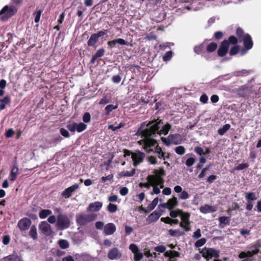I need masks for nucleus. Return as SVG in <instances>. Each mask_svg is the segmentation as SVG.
I'll use <instances>...</instances> for the list:
<instances>
[{"mask_svg": "<svg viewBox=\"0 0 261 261\" xmlns=\"http://www.w3.org/2000/svg\"><path fill=\"white\" fill-rule=\"evenodd\" d=\"M163 124V120L159 118L153 119L147 124L146 122H143L140 124L136 135L141 137H151L156 134L159 135V131Z\"/></svg>", "mask_w": 261, "mask_h": 261, "instance_id": "f257e3e1", "label": "nucleus"}, {"mask_svg": "<svg viewBox=\"0 0 261 261\" xmlns=\"http://www.w3.org/2000/svg\"><path fill=\"white\" fill-rule=\"evenodd\" d=\"M238 43L237 38L234 36H230L227 40H224L221 43L220 46L217 50L219 57H223L228 53L230 44H237Z\"/></svg>", "mask_w": 261, "mask_h": 261, "instance_id": "f03ea898", "label": "nucleus"}, {"mask_svg": "<svg viewBox=\"0 0 261 261\" xmlns=\"http://www.w3.org/2000/svg\"><path fill=\"white\" fill-rule=\"evenodd\" d=\"M97 218V215L94 213L86 214L84 213H81L76 216V222L77 225L83 226L87 223L92 222Z\"/></svg>", "mask_w": 261, "mask_h": 261, "instance_id": "7ed1b4c3", "label": "nucleus"}, {"mask_svg": "<svg viewBox=\"0 0 261 261\" xmlns=\"http://www.w3.org/2000/svg\"><path fill=\"white\" fill-rule=\"evenodd\" d=\"M70 226V221L65 214H60L57 218V226L60 230H64Z\"/></svg>", "mask_w": 261, "mask_h": 261, "instance_id": "20e7f679", "label": "nucleus"}, {"mask_svg": "<svg viewBox=\"0 0 261 261\" xmlns=\"http://www.w3.org/2000/svg\"><path fill=\"white\" fill-rule=\"evenodd\" d=\"M17 12V9L15 6L6 5L0 11V15H3V20H7L14 16Z\"/></svg>", "mask_w": 261, "mask_h": 261, "instance_id": "39448f33", "label": "nucleus"}, {"mask_svg": "<svg viewBox=\"0 0 261 261\" xmlns=\"http://www.w3.org/2000/svg\"><path fill=\"white\" fill-rule=\"evenodd\" d=\"M202 256L204 257L206 261H208L212 257L218 258L220 256V252L213 248L204 247L200 252Z\"/></svg>", "mask_w": 261, "mask_h": 261, "instance_id": "423d86ee", "label": "nucleus"}, {"mask_svg": "<svg viewBox=\"0 0 261 261\" xmlns=\"http://www.w3.org/2000/svg\"><path fill=\"white\" fill-rule=\"evenodd\" d=\"M107 32L108 30H103L98 31L96 33L92 34L87 41L88 46L95 48L96 47V44L98 41L99 38L105 35Z\"/></svg>", "mask_w": 261, "mask_h": 261, "instance_id": "0eeeda50", "label": "nucleus"}, {"mask_svg": "<svg viewBox=\"0 0 261 261\" xmlns=\"http://www.w3.org/2000/svg\"><path fill=\"white\" fill-rule=\"evenodd\" d=\"M190 214L188 212H184L180 215L181 222L179 223V226L185 229V231H189L190 230L191 228L189 226L190 225Z\"/></svg>", "mask_w": 261, "mask_h": 261, "instance_id": "6e6552de", "label": "nucleus"}, {"mask_svg": "<svg viewBox=\"0 0 261 261\" xmlns=\"http://www.w3.org/2000/svg\"><path fill=\"white\" fill-rule=\"evenodd\" d=\"M237 94L243 97H246L249 96L252 92V88L247 85H244L240 86L236 90Z\"/></svg>", "mask_w": 261, "mask_h": 261, "instance_id": "1a4fd4ad", "label": "nucleus"}, {"mask_svg": "<svg viewBox=\"0 0 261 261\" xmlns=\"http://www.w3.org/2000/svg\"><path fill=\"white\" fill-rule=\"evenodd\" d=\"M145 156V154L140 150H137L132 154V160L133 161V165L135 167L142 163Z\"/></svg>", "mask_w": 261, "mask_h": 261, "instance_id": "9d476101", "label": "nucleus"}, {"mask_svg": "<svg viewBox=\"0 0 261 261\" xmlns=\"http://www.w3.org/2000/svg\"><path fill=\"white\" fill-rule=\"evenodd\" d=\"M147 180L151 184L152 186L160 185V188H163L164 179L162 177H155L154 175H149L147 177Z\"/></svg>", "mask_w": 261, "mask_h": 261, "instance_id": "9b49d317", "label": "nucleus"}, {"mask_svg": "<svg viewBox=\"0 0 261 261\" xmlns=\"http://www.w3.org/2000/svg\"><path fill=\"white\" fill-rule=\"evenodd\" d=\"M122 256V253L117 247L111 248L108 253V257L111 260L119 259Z\"/></svg>", "mask_w": 261, "mask_h": 261, "instance_id": "f8f14e48", "label": "nucleus"}, {"mask_svg": "<svg viewBox=\"0 0 261 261\" xmlns=\"http://www.w3.org/2000/svg\"><path fill=\"white\" fill-rule=\"evenodd\" d=\"M31 224L32 221L29 218H23L18 221L17 226L21 231H25L29 228Z\"/></svg>", "mask_w": 261, "mask_h": 261, "instance_id": "ddd939ff", "label": "nucleus"}, {"mask_svg": "<svg viewBox=\"0 0 261 261\" xmlns=\"http://www.w3.org/2000/svg\"><path fill=\"white\" fill-rule=\"evenodd\" d=\"M79 185L76 184L65 189L61 193V196L65 198H68L71 197L74 192L78 188Z\"/></svg>", "mask_w": 261, "mask_h": 261, "instance_id": "4468645a", "label": "nucleus"}, {"mask_svg": "<svg viewBox=\"0 0 261 261\" xmlns=\"http://www.w3.org/2000/svg\"><path fill=\"white\" fill-rule=\"evenodd\" d=\"M178 204L177 198L173 197L169 199L166 203L161 204V206L165 208H168L169 210L173 209Z\"/></svg>", "mask_w": 261, "mask_h": 261, "instance_id": "2eb2a0df", "label": "nucleus"}, {"mask_svg": "<svg viewBox=\"0 0 261 261\" xmlns=\"http://www.w3.org/2000/svg\"><path fill=\"white\" fill-rule=\"evenodd\" d=\"M244 47L246 50L252 48L253 43L251 36L249 34H246L243 39Z\"/></svg>", "mask_w": 261, "mask_h": 261, "instance_id": "dca6fc26", "label": "nucleus"}, {"mask_svg": "<svg viewBox=\"0 0 261 261\" xmlns=\"http://www.w3.org/2000/svg\"><path fill=\"white\" fill-rule=\"evenodd\" d=\"M116 230V226L114 223H109L103 227V231L106 235H111L113 234Z\"/></svg>", "mask_w": 261, "mask_h": 261, "instance_id": "f3484780", "label": "nucleus"}, {"mask_svg": "<svg viewBox=\"0 0 261 261\" xmlns=\"http://www.w3.org/2000/svg\"><path fill=\"white\" fill-rule=\"evenodd\" d=\"M144 138L143 140L144 142V148L147 149V148L154 146L156 143L157 141L150 137H143Z\"/></svg>", "mask_w": 261, "mask_h": 261, "instance_id": "a211bd4d", "label": "nucleus"}, {"mask_svg": "<svg viewBox=\"0 0 261 261\" xmlns=\"http://www.w3.org/2000/svg\"><path fill=\"white\" fill-rule=\"evenodd\" d=\"M102 206V203L99 201H96L94 203H91L87 208L88 212H98Z\"/></svg>", "mask_w": 261, "mask_h": 261, "instance_id": "6ab92c4d", "label": "nucleus"}, {"mask_svg": "<svg viewBox=\"0 0 261 261\" xmlns=\"http://www.w3.org/2000/svg\"><path fill=\"white\" fill-rule=\"evenodd\" d=\"M39 228L46 235H49L51 232L50 225L45 221L41 223Z\"/></svg>", "mask_w": 261, "mask_h": 261, "instance_id": "aec40b11", "label": "nucleus"}, {"mask_svg": "<svg viewBox=\"0 0 261 261\" xmlns=\"http://www.w3.org/2000/svg\"><path fill=\"white\" fill-rule=\"evenodd\" d=\"M230 217H219L218 218L219 228H224L226 225H229L230 224Z\"/></svg>", "mask_w": 261, "mask_h": 261, "instance_id": "412c9836", "label": "nucleus"}, {"mask_svg": "<svg viewBox=\"0 0 261 261\" xmlns=\"http://www.w3.org/2000/svg\"><path fill=\"white\" fill-rule=\"evenodd\" d=\"M118 43L120 45H127L128 42L122 38H118L113 40L109 41L107 42L108 46L110 48H113L115 46V44Z\"/></svg>", "mask_w": 261, "mask_h": 261, "instance_id": "4be33fe9", "label": "nucleus"}, {"mask_svg": "<svg viewBox=\"0 0 261 261\" xmlns=\"http://www.w3.org/2000/svg\"><path fill=\"white\" fill-rule=\"evenodd\" d=\"M105 53V50L103 48H101L98 49L95 54L92 56L90 60V63L92 64H94L96 59L98 58L102 57L104 55Z\"/></svg>", "mask_w": 261, "mask_h": 261, "instance_id": "5701e85b", "label": "nucleus"}, {"mask_svg": "<svg viewBox=\"0 0 261 261\" xmlns=\"http://www.w3.org/2000/svg\"><path fill=\"white\" fill-rule=\"evenodd\" d=\"M162 214L160 213V211H155L151 214H150L147 219V220L149 223L156 222L160 217Z\"/></svg>", "mask_w": 261, "mask_h": 261, "instance_id": "b1692460", "label": "nucleus"}, {"mask_svg": "<svg viewBox=\"0 0 261 261\" xmlns=\"http://www.w3.org/2000/svg\"><path fill=\"white\" fill-rule=\"evenodd\" d=\"M200 212L203 214L214 212L216 211V207L213 206L205 204L199 208Z\"/></svg>", "mask_w": 261, "mask_h": 261, "instance_id": "393cba45", "label": "nucleus"}, {"mask_svg": "<svg viewBox=\"0 0 261 261\" xmlns=\"http://www.w3.org/2000/svg\"><path fill=\"white\" fill-rule=\"evenodd\" d=\"M136 173L135 169L133 168L130 172L128 171H122L118 174V178H120L122 177H130L134 176Z\"/></svg>", "mask_w": 261, "mask_h": 261, "instance_id": "a878e982", "label": "nucleus"}, {"mask_svg": "<svg viewBox=\"0 0 261 261\" xmlns=\"http://www.w3.org/2000/svg\"><path fill=\"white\" fill-rule=\"evenodd\" d=\"M161 127L162 128H160V130L159 131V135H166L168 134L169 130L171 128V125L168 123H167L165 125H164L163 123V125H161Z\"/></svg>", "mask_w": 261, "mask_h": 261, "instance_id": "bb28decb", "label": "nucleus"}, {"mask_svg": "<svg viewBox=\"0 0 261 261\" xmlns=\"http://www.w3.org/2000/svg\"><path fill=\"white\" fill-rule=\"evenodd\" d=\"M11 99L9 96H6L3 98L0 99V111L5 109L6 105L10 102Z\"/></svg>", "mask_w": 261, "mask_h": 261, "instance_id": "cd10ccee", "label": "nucleus"}, {"mask_svg": "<svg viewBox=\"0 0 261 261\" xmlns=\"http://www.w3.org/2000/svg\"><path fill=\"white\" fill-rule=\"evenodd\" d=\"M245 197L247 202H252L256 200L257 198L254 192L246 193Z\"/></svg>", "mask_w": 261, "mask_h": 261, "instance_id": "c85d7f7f", "label": "nucleus"}, {"mask_svg": "<svg viewBox=\"0 0 261 261\" xmlns=\"http://www.w3.org/2000/svg\"><path fill=\"white\" fill-rule=\"evenodd\" d=\"M18 171V168L17 166L14 165L11 169L10 175V179L11 181H13L16 179Z\"/></svg>", "mask_w": 261, "mask_h": 261, "instance_id": "c756f323", "label": "nucleus"}, {"mask_svg": "<svg viewBox=\"0 0 261 261\" xmlns=\"http://www.w3.org/2000/svg\"><path fill=\"white\" fill-rule=\"evenodd\" d=\"M261 248V244L257 242L254 244L253 246L251 247V248H253L254 249L252 250H250L251 252V254L253 256L254 255H256L258 253L259 251V249Z\"/></svg>", "mask_w": 261, "mask_h": 261, "instance_id": "7c9ffc66", "label": "nucleus"}, {"mask_svg": "<svg viewBox=\"0 0 261 261\" xmlns=\"http://www.w3.org/2000/svg\"><path fill=\"white\" fill-rule=\"evenodd\" d=\"M261 248V244L257 242L254 244L253 246L251 247V248H253L254 249L252 250H250L251 252V254L253 256L254 255H256L258 253L259 251V249Z\"/></svg>", "mask_w": 261, "mask_h": 261, "instance_id": "2f4dec72", "label": "nucleus"}, {"mask_svg": "<svg viewBox=\"0 0 261 261\" xmlns=\"http://www.w3.org/2000/svg\"><path fill=\"white\" fill-rule=\"evenodd\" d=\"M218 47V45L216 43L211 42L208 44L206 47V52L210 53L215 51Z\"/></svg>", "mask_w": 261, "mask_h": 261, "instance_id": "473e14b6", "label": "nucleus"}, {"mask_svg": "<svg viewBox=\"0 0 261 261\" xmlns=\"http://www.w3.org/2000/svg\"><path fill=\"white\" fill-rule=\"evenodd\" d=\"M51 214L52 212L50 210H42L39 213V216L40 219H45Z\"/></svg>", "mask_w": 261, "mask_h": 261, "instance_id": "72a5a7b5", "label": "nucleus"}, {"mask_svg": "<svg viewBox=\"0 0 261 261\" xmlns=\"http://www.w3.org/2000/svg\"><path fill=\"white\" fill-rule=\"evenodd\" d=\"M29 235L34 240L37 239V229L35 225H33L31 226V229L29 231Z\"/></svg>", "mask_w": 261, "mask_h": 261, "instance_id": "f704fd0d", "label": "nucleus"}, {"mask_svg": "<svg viewBox=\"0 0 261 261\" xmlns=\"http://www.w3.org/2000/svg\"><path fill=\"white\" fill-rule=\"evenodd\" d=\"M117 108H118V105H109L107 106L105 109V110L106 111V113L105 115L106 116L109 115L110 112H111L113 110H115Z\"/></svg>", "mask_w": 261, "mask_h": 261, "instance_id": "c9c22d12", "label": "nucleus"}, {"mask_svg": "<svg viewBox=\"0 0 261 261\" xmlns=\"http://www.w3.org/2000/svg\"><path fill=\"white\" fill-rule=\"evenodd\" d=\"M229 50V54L230 56H234L237 55L240 51V47L237 44H233Z\"/></svg>", "mask_w": 261, "mask_h": 261, "instance_id": "e433bc0d", "label": "nucleus"}, {"mask_svg": "<svg viewBox=\"0 0 261 261\" xmlns=\"http://www.w3.org/2000/svg\"><path fill=\"white\" fill-rule=\"evenodd\" d=\"M230 127V125L229 124H226L224 125L222 128L218 130V133L220 135L222 136L229 129Z\"/></svg>", "mask_w": 261, "mask_h": 261, "instance_id": "4c0bfd02", "label": "nucleus"}, {"mask_svg": "<svg viewBox=\"0 0 261 261\" xmlns=\"http://www.w3.org/2000/svg\"><path fill=\"white\" fill-rule=\"evenodd\" d=\"M204 48V42L195 46L194 48V52L200 55L203 52Z\"/></svg>", "mask_w": 261, "mask_h": 261, "instance_id": "58836bf2", "label": "nucleus"}, {"mask_svg": "<svg viewBox=\"0 0 261 261\" xmlns=\"http://www.w3.org/2000/svg\"><path fill=\"white\" fill-rule=\"evenodd\" d=\"M182 213V210L180 209H177L176 210H170L169 215L171 218H175L178 216H180Z\"/></svg>", "mask_w": 261, "mask_h": 261, "instance_id": "ea45409f", "label": "nucleus"}, {"mask_svg": "<svg viewBox=\"0 0 261 261\" xmlns=\"http://www.w3.org/2000/svg\"><path fill=\"white\" fill-rule=\"evenodd\" d=\"M175 135H169L167 138L162 137L161 140L166 146H169L171 144V139L175 138Z\"/></svg>", "mask_w": 261, "mask_h": 261, "instance_id": "a19ab883", "label": "nucleus"}, {"mask_svg": "<svg viewBox=\"0 0 261 261\" xmlns=\"http://www.w3.org/2000/svg\"><path fill=\"white\" fill-rule=\"evenodd\" d=\"M159 199L158 197L155 198L151 203L149 204L147 206V210L149 212L152 211L158 204Z\"/></svg>", "mask_w": 261, "mask_h": 261, "instance_id": "79ce46f5", "label": "nucleus"}, {"mask_svg": "<svg viewBox=\"0 0 261 261\" xmlns=\"http://www.w3.org/2000/svg\"><path fill=\"white\" fill-rule=\"evenodd\" d=\"M169 234L171 236L174 237V236H182L184 233L182 231H180L179 230H173V229H170L168 230Z\"/></svg>", "mask_w": 261, "mask_h": 261, "instance_id": "37998d69", "label": "nucleus"}, {"mask_svg": "<svg viewBox=\"0 0 261 261\" xmlns=\"http://www.w3.org/2000/svg\"><path fill=\"white\" fill-rule=\"evenodd\" d=\"M154 173L155 174V177H162L166 175V172L164 169L163 167H161L159 170H154Z\"/></svg>", "mask_w": 261, "mask_h": 261, "instance_id": "c03bdc74", "label": "nucleus"}, {"mask_svg": "<svg viewBox=\"0 0 261 261\" xmlns=\"http://www.w3.org/2000/svg\"><path fill=\"white\" fill-rule=\"evenodd\" d=\"M87 128V125L83 122L79 123H76V131L79 133H81L85 130Z\"/></svg>", "mask_w": 261, "mask_h": 261, "instance_id": "a18cd8bd", "label": "nucleus"}, {"mask_svg": "<svg viewBox=\"0 0 261 261\" xmlns=\"http://www.w3.org/2000/svg\"><path fill=\"white\" fill-rule=\"evenodd\" d=\"M58 244L60 247L62 249H66L69 247V243L67 241L65 240H60L58 242Z\"/></svg>", "mask_w": 261, "mask_h": 261, "instance_id": "49530a36", "label": "nucleus"}, {"mask_svg": "<svg viewBox=\"0 0 261 261\" xmlns=\"http://www.w3.org/2000/svg\"><path fill=\"white\" fill-rule=\"evenodd\" d=\"M154 152L159 154L158 156L160 159L165 157V153L162 151V148L159 145L155 147Z\"/></svg>", "mask_w": 261, "mask_h": 261, "instance_id": "de8ad7c7", "label": "nucleus"}, {"mask_svg": "<svg viewBox=\"0 0 261 261\" xmlns=\"http://www.w3.org/2000/svg\"><path fill=\"white\" fill-rule=\"evenodd\" d=\"M206 242V239L205 238H201V239L197 240L195 243V246L196 248L200 247L203 246L205 244Z\"/></svg>", "mask_w": 261, "mask_h": 261, "instance_id": "09e8293b", "label": "nucleus"}, {"mask_svg": "<svg viewBox=\"0 0 261 261\" xmlns=\"http://www.w3.org/2000/svg\"><path fill=\"white\" fill-rule=\"evenodd\" d=\"M236 34L238 38H237L238 40V39L241 40V39H243V38L245 36L244 31L242 29H241L240 28H237V29L236 30Z\"/></svg>", "mask_w": 261, "mask_h": 261, "instance_id": "8fccbe9b", "label": "nucleus"}, {"mask_svg": "<svg viewBox=\"0 0 261 261\" xmlns=\"http://www.w3.org/2000/svg\"><path fill=\"white\" fill-rule=\"evenodd\" d=\"M249 166V164L248 163H242V164H239V165L236 166L234 168V170H237V171L242 170H243L244 169L248 168Z\"/></svg>", "mask_w": 261, "mask_h": 261, "instance_id": "3c124183", "label": "nucleus"}, {"mask_svg": "<svg viewBox=\"0 0 261 261\" xmlns=\"http://www.w3.org/2000/svg\"><path fill=\"white\" fill-rule=\"evenodd\" d=\"M175 152L179 155H183L186 152L185 148L182 146H179L175 148Z\"/></svg>", "mask_w": 261, "mask_h": 261, "instance_id": "603ef678", "label": "nucleus"}, {"mask_svg": "<svg viewBox=\"0 0 261 261\" xmlns=\"http://www.w3.org/2000/svg\"><path fill=\"white\" fill-rule=\"evenodd\" d=\"M108 210L110 213H115L118 209L117 206L116 204L109 203L108 205Z\"/></svg>", "mask_w": 261, "mask_h": 261, "instance_id": "864d4df0", "label": "nucleus"}, {"mask_svg": "<svg viewBox=\"0 0 261 261\" xmlns=\"http://www.w3.org/2000/svg\"><path fill=\"white\" fill-rule=\"evenodd\" d=\"M251 72L250 70L243 69L240 71L236 72V75L237 76H242L244 75H247Z\"/></svg>", "mask_w": 261, "mask_h": 261, "instance_id": "5fc2aeb1", "label": "nucleus"}, {"mask_svg": "<svg viewBox=\"0 0 261 261\" xmlns=\"http://www.w3.org/2000/svg\"><path fill=\"white\" fill-rule=\"evenodd\" d=\"M170 135L175 136V138H173V139H171V144L177 145L180 143L179 140V138L180 137V135L179 134H170Z\"/></svg>", "mask_w": 261, "mask_h": 261, "instance_id": "6e6d98bb", "label": "nucleus"}, {"mask_svg": "<svg viewBox=\"0 0 261 261\" xmlns=\"http://www.w3.org/2000/svg\"><path fill=\"white\" fill-rule=\"evenodd\" d=\"M42 11H43L42 10L39 9V10L36 11V12L34 13V15H35V22H38L39 21L40 19L41 14L42 13Z\"/></svg>", "mask_w": 261, "mask_h": 261, "instance_id": "4d7b16f0", "label": "nucleus"}, {"mask_svg": "<svg viewBox=\"0 0 261 261\" xmlns=\"http://www.w3.org/2000/svg\"><path fill=\"white\" fill-rule=\"evenodd\" d=\"M76 122H73L71 124H68L67 125V128L71 132H74L75 130H76Z\"/></svg>", "mask_w": 261, "mask_h": 261, "instance_id": "13d9d810", "label": "nucleus"}, {"mask_svg": "<svg viewBox=\"0 0 261 261\" xmlns=\"http://www.w3.org/2000/svg\"><path fill=\"white\" fill-rule=\"evenodd\" d=\"M91 115L89 112L84 113L83 116V120L85 123H88L90 121Z\"/></svg>", "mask_w": 261, "mask_h": 261, "instance_id": "bf43d9fd", "label": "nucleus"}, {"mask_svg": "<svg viewBox=\"0 0 261 261\" xmlns=\"http://www.w3.org/2000/svg\"><path fill=\"white\" fill-rule=\"evenodd\" d=\"M172 57V51H168L163 56V60L164 61H168L171 60Z\"/></svg>", "mask_w": 261, "mask_h": 261, "instance_id": "052dcab7", "label": "nucleus"}, {"mask_svg": "<svg viewBox=\"0 0 261 261\" xmlns=\"http://www.w3.org/2000/svg\"><path fill=\"white\" fill-rule=\"evenodd\" d=\"M206 159L204 157H201L199 159V163L196 166V168H201L203 166V165L206 163Z\"/></svg>", "mask_w": 261, "mask_h": 261, "instance_id": "680f3d73", "label": "nucleus"}, {"mask_svg": "<svg viewBox=\"0 0 261 261\" xmlns=\"http://www.w3.org/2000/svg\"><path fill=\"white\" fill-rule=\"evenodd\" d=\"M129 249L132 251V252L134 254L137 253V252H138L139 251L138 247L135 244H131L129 246Z\"/></svg>", "mask_w": 261, "mask_h": 261, "instance_id": "e2e57ef3", "label": "nucleus"}, {"mask_svg": "<svg viewBox=\"0 0 261 261\" xmlns=\"http://www.w3.org/2000/svg\"><path fill=\"white\" fill-rule=\"evenodd\" d=\"M121 80V76L119 74L113 76L112 79V82L115 84H118V83H120Z\"/></svg>", "mask_w": 261, "mask_h": 261, "instance_id": "0e129e2a", "label": "nucleus"}, {"mask_svg": "<svg viewBox=\"0 0 261 261\" xmlns=\"http://www.w3.org/2000/svg\"><path fill=\"white\" fill-rule=\"evenodd\" d=\"M161 221L166 224L172 225V218L170 217H162L161 219Z\"/></svg>", "mask_w": 261, "mask_h": 261, "instance_id": "69168bd1", "label": "nucleus"}, {"mask_svg": "<svg viewBox=\"0 0 261 261\" xmlns=\"http://www.w3.org/2000/svg\"><path fill=\"white\" fill-rule=\"evenodd\" d=\"M60 134L65 138H69L70 137L69 132L64 128H60Z\"/></svg>", "mask_w": 261, "mask_h": 261, "instance_id": "338daca9", "label": "nucleus"}, {"mask_svg": "<svg viewBox=\"0 0 261 261\" xmlns=\"http://www.w3.org/2000/svg\"><path fill=\"white\" fill-rule=\"evenodd\" d=\"M143 257V254L140 252L139 251L137 253H134V259L135 261H139Z\"/></svg>", "mask_w": 261, "mask_h": 261, "instance_id": "774afa93", "label": "nucleus"}]
</instances>
